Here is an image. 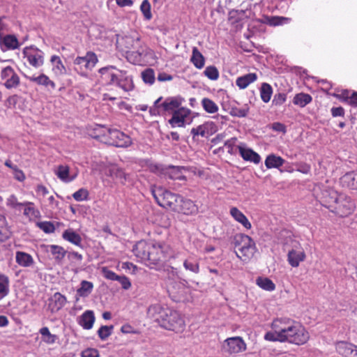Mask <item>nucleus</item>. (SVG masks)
Instances as JSON below:
<instances>
[{
  "label": "nucleus",
  "mask_w": 357,
  "mask_h": 357,
  "mask_svg": "<svg viewBox=\"0 0 357 357\" xmlns=\"http://www.w3.org/2000/svg\"><path fill=\"white\" fill-rule=\"evenodd\" d=\"M319 202L323 206L341 218L349 216L356 208L354 202L349 196L330 188L321 192Z\"/></svg>",
  "instance_id": "nucleus-1"
},
{
  "label": "nucleus",
  "mask_w": 357,
  "mask_h": 357,
  "mask_svg": "<svg viewBox=\"0 0 357 357\" xmlns=\"http://www.w3.org/2000/svg\"><path fill=\"white\" fill-rule=\"evenodd\" d=\"M149 311H154L155 320L161 327L176 332L183 330L185 322L178 311L160 305L150 307Z\"/></svg>",
  "instance_id": "nucleus-2"
},
{
  "label": "nucleus",
  "mask_w": 357,
  "mask_h": 357,
  "mask_svg": "<svg viewBox=\"0 0 357 357\" xmlns=\"http://www.w3.org/2000/svg\"><path fill=\"white\" fill-rule=\"evenodd\" d=\"M94 132L97 133L93 136L94 138L116 147L127 148L132 144L130 137L117 129L107 128L104 126L97 125Z\"/></svg>",
  "instance_id": "nucleus-3"
},
{
  "label": "nucleus",
  "mask_w": 357,
  "mask_h": 357,
  "mask_svg": "<svg viewBox=\"0 0 357 357\" xmlns=\"http://www.w3.org/2000/svg\"><path fill=\"white\" fill-rule=\"evenodd\" d=\"M275 322L274 327L275 329L280 331V336L282 342H287L291 344L301 345L307 342L309 340V333L304 328L293 324L291 326L281 328Z\"/></svg>",
  "instance_id": "nucleus-4"
},
{
  "label": "nucleus",
  "mask_w": 357,
  "mask_h": 357,
  "mask_svg": "<svg viewBox=\"0 0 357 357\" xmlns=\"http://www.w3.org/2000/svg\"><path fill=\"white\" fill-rule=\"evenodd\" d=\"M151 194L160 206L174 212L181 197L180 195L173 193L162 186L152 187Z\"/></svg>",
  "instance_id": "nucleus-5"
},
{
  "label": "nucleus",
  "mask_w": 357,
  "mask_h": 357,
  "mask_svg": "<svg viewBox=\"0 0 357 357\" xmlns=\"http://www.w3.org/2000/svg\"><path fill=\"white\" fill-rule=\"evenodd\" d=\"M151 248V243H147L145 241L137 242L132 248L134 255L142 261H154L158 260V257L155 258L153 253H150Z\"/></svg>",
  "instance_id": "nucleus-6"
},
{
  "label": "nucleus",
  "mask_w": 357,
  "mask_h": 357,
  "mask_svg": "<svg viewBox=\"0 0 357 357\" xmlns=\"http://www.w3.org/2000/svg\"><path fill=\"white\" fill-rule=\"evenodd\" d=\"M223 349L229 354H238L246 350V344L241 337H229L225 340Z\"/></svg>",
  "instance_id": "nucleus-7"
},
{
  "label": "nucleus",
  "mask_w": 357,
  "mask_h": 357,
  "mask_svg": "<svg viewBox=\"0 0 357 357\" xmlns=\"http://www.w3.org/2000/svg\"><path fill=\"white\" fill-rule=\"evenodd\" d=\"M1 78L5 80L4 86L8 89H16L20 83V77L11 66L1 70Z\"/></svg>",
  "instance_id": "nucleus-8"
},
{
  "label": "nucleus",
  "mask_w": 357,
  "mask_h": 357,
  "mask_svg": "<svg viewBox=\"0 0 357 357\" xmlns=\"http://www.w3.org/2000/svg\"><path fill=\"white\" fill-rule=\"evenodd\" d=\"M23 54L29 64L35 68L40 67L44 63L43 52L37 47H25Z\"/></svg>",
  "instance_id": "nucleus-9"
},
{
  "label": "nucleus",
  "mask_w": 357,
  "mask_h": 357,
  "mask_svg": "<svg viewBox=\"0 0 357 357\" xmlns=\"http://www.w3.org/2000/svg\"><path fill=\"white\" fill-rule=\"evenodd\" d=\"M167 292L173 301L178 303L185 299L186 288L182 282H173L169 285Z\"/></svg>",
  "instance_id": "nucleus-10"
},
{
  "label": "nucleus",
  "mask_w": 357,
  "mask_h": 357,
  "mask_svg": "<svg viewBox=\"0 0 357 357\" xmlns=\"http://www.w3.org/2000/svg\"><path fill=\"white\" fill-rule=\"evenodd\" d=\"M174 212L192 215L198 212V207L192 200L181 195Z\"/></svg>",
  "instance_id": "nucleus-11"
},
{
  "label": "nucleus",
  "mask_w": 357,
  "mask_h": 357,
  "mask_svg": "<svg viewBox=\"0 0 357 357\" xmlns=\"http://www.w3.org/2000/svg\"><path fill=\"white\" fill-rule=\"evenodd\" d=\"M116 79L114 80V84L121 89L125 92H129L134 89L135 85L132 77L126 74V71L118 70Z\"/></svg>",
  "instance_id": "nucleus-12"
},
{
  "label": "nucleus",
  "mask_w": 357,
  "mask_h": 357,
  "mask_svg": "<svg viewBox=\"0 0 357 357\" xmlns=\"http://www.w3.org/2000/svg\"><path fill=\"white\" fill-rule=\"evenodd\" d=\"M185 100L180 96L167 97L162 102V111L164 114H172L182 107L181 105Z\"/></svg>",
  "instance_id": "nucleus-13"
},
{
  "label": "nucleus",
  "mask_w": 357,
  "mask_h": 357,
  "mask_svg": "<svg viewBox=\"0 0 357 357\" xmlns=\"http://www.w3.org/2000/svg\"><path fill=\"white\" fill-rule=\"evenodd\" d=\"M191 113L190 109L185 107H181L174 112L172 113V116L168 122L172 128L176 126L184 127L185 119Z\"/></svg>",
  "instance_id": "nucleus-14"
},
{
  "label": "nucleus",
  "mask_w": 357,
  "mask_h": 357,
  "mask_svg": "<svg viewBox=\"0 0 357 357\" xmlns=\"http://www.w3.org/2000/svg\"><path fill=\"white\" fill-rule=\"evenodd\" d=\"M337 352L344 357H357V346L344 341L336 343Z\"/></svg>",
  "instance_id": "nucleus-15"
},
{
  "label": "nucleus",
  "mask_w": 357,
  "mask_h": 357,
  "mask_svg": "<svg viewBox=\"0 0 357 357\" xmlns=\"http://www.w3.org/2000/svg\"><path fill=\"white\" fill-rule=\"evenodd\" d=\"M97 62V56L91 51L87 52L84 56H77L74 61L75 65H79L81 67L83 66L86 69H91Z\"/></svg>",
  "instance_id": "nucleus-16"
},
{
  "label": "nucleus",
  "mask_w": 357,
  "mask_h": 357,
  "mask_svg": "<svg viewBox=\"0 0 357 357\" xmlns=\"http://www.w3.org/2000/svg\"><path fill=\"white\" fill-rule=\"evenodd\" d=\"M183 171H186L183 166H167L165 177L172 180L186 181V177L183 175Z\"/></svg>",
  "instance_id": "nucleus-17"
},
{
  "label": "nucleus",
  "mask_w": 357,
  "mask_h": 357,
  "mask_svg": "<svg viewBox=\"0 0 357 357\" xmlns=\"http://www.w3.org/2000/svg\"><path fill=\"white\" fill-rule=\"evenodd\" d=\"M256 250L255 242L252 238H251V242H248L245 245H243V247L238 248V251L241 255L237 252H235V253L238 258L243 261H245L252 257Z\"/></svg>",
  "instance_id": "nucleus-18"
},
{
  "label": "nucleus",
  "mask_w": 357,
  "mask_h": 357,
  "mask_svg": "<svg viewBox=\"0 0 357 357\" xmlns=\"http://www.w3.org/2000/svg\"><path fill=\"white\" fill-rule=\"evenodd\" d=\"M49 301V307L52 312L59 311L67 303L66 297L60 292L54 293Z\"/></svg>",
  "instance_id": "nucleus-19"
},
{
  "label": "nucleus",
  "mask_w": 357,
  "mask_h": 357,
  "mask_svg": "<svg viewBox=\"0 0 357 357\" xmlns=\"http://www.w3.org/2000/svg\"><path fill=\"white\" fill-rule=\"evenodd\" d=\"M150 253H153L155 258L158 257V260L156 262L149 261L151 264L157 265L165 258V252L167 251V247L165 243L158 242L151 243V248H150Z\"/></svg>",
  "instance_id": "nucleus-20"
},
{
  "label": "nucleus",
  "mask_w": 357,
  "mask_h": 357,
  "mask_svg": "<svg viewBox=\"0 0 357 357\" xmlns=\"http://www.w3.org/2000/svg\"><path fill=\"white\" fill-rule=\"evenodd\" d=\"M146 54V48L143 45L135 50H126V58L129 62L133 64L139 63Z\"/></svg>",
  "instance_id": "nucleus-21"
},
{
  "label": "nucleus",
  "mask_w": 357,
  "mask_h": 357,
  "mask_svg": "<svg viewBox=\"0 0 357 357\" xmlns=\"http://www.w3.org/2000/svg\"><path fill=\"white\" fill-rule=\"evenodd\" d=\"M239 153L243 159L245 161L254 162L255 164H259L261 161L260 155L252 149L250 148H245L241 146H237Z\"/></svg>",
  "instance_id": "nucleus-22"
},
{
  "label": "nucleus",
  "mask_w": 357,
  "mask_h": 357,
  "mask_svg": "<svg viewBox=\"0 0 357 357\" xmlns=\"http://www.w3.org/2000/svg\"><path fill=\"white\" fill-rule=\"evenodd\" d=\"M119 44L124 48L126 52V50H135L142 45V43L139 38L137 37L135 38L130 36H126L123 37L121 39Z\"/></svg>",
  "instance_id": "nucleus-23"
},
{
  "label": "nucleus",
  "mask_w": 357,
  "mask_h": 357,
  "mask_svg": "<svg viewBox=\"0 0 357 357\" xmlns=\"http://www.w3.org/2000/svg\"><path fill=\"white\" fill-rule=\"evenodd\" d=\"M26 77L31 82H34L38 85H42L48 88L49 89L54 90L56 89V84L51 80L48 76L45 75L44 73L40 74L38 77Z\"/></svg>",
  "instance_id": "nucleus-24"
},
{
  "label": "nucleus",
  "mask_w": 357,
  "mask_h": 357,
  "mask_svg": "<svg viewBox=\"0 0 357 357\" xmlns=\"http://www.w3.org/2000/svg\"><path fill=\"white\" fill-rule=\"evenodd\" d=\"M341 183L344 187L351 190H357V172L346 173L341 178Z\"/></svg>",
  "instance_id": "nucleus-25"
},
{
  "label": "nucleus",
  "mask_w": 357,
  "mask_h": 357,
  "mask_svg": "<svg viewBox=\"0 0 357 357\" xmlns=\"http://www.w3.org/2000/svg\"><path fill=\"white\" fill-rule=\"evenodd\" d=\"M305 259V254L303 251H297L291 249L287 255L288 262L292 267H298L300 262L304 261Z\"/></svg>",
  "instance_id": "nucleus-26"
},
{
  "label": "nucleus",
  "mask_w": 357,
  "mask_h": 357,
  "mask_svg": "<svg viewBox=\"0 0 357 357\" xmlns=\"http://www.w3.org/2000/svg\"><path fill=\"white\" fill-rule=\"evenodd\" d=\"M115 69V66H108L101 68L99 70V73L101 75V78L107 82V85H113L114 79H116V75L118 73H114L113 72V70Z\"/></svg>",
  "instance_id": "nucleus-27"
},
{
  "label": "nucleus",
  "mask_w": 357,
  "mask_h": 357,
  "mask_svg": "<svg viewBox=\"0 0 357 357\" xmlns=\"http://www.w3.org/2000/svg\"><path fill=\"white\" fill-rule=\"evenodd\" d=\"M93 284L91 282L82 280L80 287L77 289L75 301L77 302L80 297L86 298L92 292Z\"/></svg>",
  "instance_id": "nucleus-28"
},
{
  "label": "nucleus",
  "mask_w": 357,
  "mask_h": 357,
  "mask_svg": "<svg viewBox=\"0 0 357 357\" xmlns=\"http://www.w3.org/2000/svg\"><path fill=\"white\" fill-rule=\"evenodd\" d=\"M95 321L94 313L91 310L85 311L79 317V324L86 330L92 328Z\"/></svg>",
  "instance_id": "nucleus-29"
},
{
  "label": "nucleus",
  "mask_w": 357,
  "mask_h": 357,
  "mask_svg": "<svg viewBox=\"0 0 357 357\" xmlns=\"http://www.w3.org/2000/svg\"><path fill=\"white\" fill-rule=\"evenodd\" d=\"M44 247L47 248V251H50L52 255L54 256L55 261L58 264H61L65 257L66 255L68 253L63 247L56 245H43Z\"/></svg>",
  "instance_id": "nucleus-30"
},
{
  "label": "nucleus",
  "mask_w": 357,
  "mask_h": 357,
  "mask_svg": "<svg viewBox=\"0 0 357 357\" xmlns=\"http://www.w3.org/2000/svg\"><path fill=\"white\" fill-rule=\"evenodd\" d=\"M62 238L64 240H66L77 246L82 248V237L80 236V235L79 234H77L76 231H75L72 229H68L65 230L62 234Z\"/></svg>",
  "instance_id": "nucleus-31"
},
{
  "label": "nucleus",
  "mask_w": 357,
  "mask_h": 357,
  "mask_svg": "<svg viewBox=\"0 0 357 357\" xmlns=\"http://www.w3.org/2000/svg\"><path fill=\"white\" fill-rule=\"evenodd\" d=\"M230 215L234 219L241 223L245 228L250 229L252 227L246 216L236 207H231L230 209Z\"/></svg>",
  "instance_id": "nucleus-32"
},
{
  "label": "nucleus",
  "mask_w": 357,
  "mask_h": 357,
  "mask_svg": "<svg viewBox=\"0 0 357 357\" xmlns=\"http://www.w3.org/2000/svg\"><path fill=\"white\" fill-rule=\"evenodd\" d=\"M108 176L114 177L119 179L122 184H126V181L128 180V174L125 173L122 168L119 167L116 165H113L110 167L108 169Z\"/></svg>",
  "instance_id": "nucleus-33"
},
{
  "label": "nucleus",
  "mask_w": 357,
  "mask_h": 357,
  "mask_svg": "<svg viewBox=\"0 0 357 357\" xmlns=\"http://www.w3.org/2000/svg\"><path fill=\"white\" fill-rule=\"evenodd\" d=\"M285 162V160L280 156L273 153L268 155L265 160V165L266 168H280Z\"/></svg>",
  "instance_id": "nucleus-34"
},
{
  "label": "nucleus",
  "mask_w": 357,
  "mask_h": 357,
  "mask_svg": "<svg viewBox=\"0 0 357 357\" xmlns=\"http://www.w3.org/2000/svg\"><path fill=\"white\" fill-rule=\"evenodd\" d=\"M257 79L256 73H250L239 77L236 80V84L241 89H245L250 84L254 82Z\"/></svg>",
  "instance_id": "nucleus-35"
},
{
  "label": "nucleus",
  "mask_w": 357,
  "mask_h": 357,
  "mask_svg": "<svg viewBox=\"0 0 357 357\" xmlns=\"http://www.w3.org/2000/svg\"><path fill=\"white\" fill-rule=\"evenodd\" d=\"M16 262L21 266L29 267L33 264L32 256L26 252L17 251L15 257Z\"/></svg>",
  "instance_id": "nucleus-36"
},
{
  "label": "nucleus",
  "mask_w": 357,
  "mask_h": 357,
  "mask_svg": "<svg viewBox=\"0 0 357 357\" xmlns=\"http://www.w3.org/2000/svg\"><path fill=\"white\" fill-rule=\"evenodd\" d=\"M11 235L12 232L7 225L6 217L0 215V242L6 241L11 237Z\"/></svg>",
  "instance_id": "nucleus-37"
},
{
  "label": "nucleus",
  "mask_w": 357,
  "mask_h": 357,
  "mask_svg": "<svg viewBox=\"0 0 357 357\" xmlns=\"http://www.w3.org/2000/svg\"><path fill=\"white\" fill-rule=\"evenodd\" d=\"M190 61L198 69H201L204 66L205 58L196 47L192 48Z\"/></svg>",
  "instance_id": "nucleus-38"
},
{
  "label": "nucleus",
  "mask_w": 357,
  "mask_h": 357,
  "mask_svg": "<svg viewBox=\"0 0 357 357\" xmlns=\"http://www.w3.org/2000/svg\"><path fill=\"white\" fill-rule=\"evenodd\" d=\"M251 237L242 233L236 234L231 237V243L234 248H241L243 245H245L248 242H251Z\"/></svg>",
  "instance_id": "nucleus-39"
},
{
  "label": "nucleus",
  "mask_w": 357,
  "mask_h": 357,
  "mask_svg": "<svg viewBox=\"0 0 357 357\" xmlns=\"http://www.w3.org/2000/svg\"><path fill=\"white\" fill-rule=\"evenodd\" d=\"M291 18L282 17V16H266L264 18V22L270 26H279L284 24L289 23Z\"/></svg>",
  "instance_id": "nucleus-40"
},
{
  "label": "nucleus",
  "mask_w": 357,
  "mask_h": 357,
  "mask_svg": "<svg viewBox=\"0 0 357 357\" xmlns=\"http://www.w3.org/2000/svg\"><path fill=\"white\" fill-rule=\"evenodd\" d=\"M183 267L185 270L190 271L193 273L197 274L199 273V259L189 257L183 261Z\"/></svg>",
  "instance_id": "nucleus-41"
},
{
  "label": "nucleus",
  "mask_w": 357,
  "mask_h": 357,
  "mask_svg": "<svg viewBox=\"0 0 357 357\" xmlns=\"http://www.w3.org/2000/svg\"><path fill=\"white\" fill-rule=\"evenodd\" d=\"M312 100V96L308 93H299L295 95L293 99V103L301 107H305Z\"/></svg>",
  "instance_id": "nucleus-42"
},
{
  "label": "nucleus",
  "mask_w": 357,
  "mask_h": 357,
  "mask_svg": "<svg viewBox=\"0 0 357 357\" xmlns=\"http://www.w3.org/2000/svg\"><path fill=\"white\" fill-rule=\"evenodd\" d=\"M69 170L70 169L68 166L59 165L56 174L61 181L64 182H70L75 178L76 174L73 176H69Z\"/></svg>",
  "instance_id": "nucleus-43"
},
{
  "label": "nucleus",
  "mask_w": 357,
  "mask_h": 357,
  "mask_svg": "<svg viewBox=\"0 0 357 357\" xmlns=\"http://www.w3.org/2000/svg\"><path fill=\"white\" fill-rule=\"evenodd\" d=\"M256 284L262 289L272 291L275 289V284L268 278L258 277L256 279Z\"/></svg>",
  "instance_id": "nucleus-44"
},
{
  "label": "nucleus",
  "mask_w": 357,
  "mask_h": 357,
  "mask_svg": "<svg viewBox=\"0 0 357 357\" xmlns=\"http://www.w3.org/2000/svg\"><path fill=\"white\" fill-rule=\"evenodd\" d=\"M273 94V89L268 83H262L260 88V96L263 102L267 103L270 101Z\"/></svg>",
  "instance_id": "nucleus-45"
},
{
  "label": "nucleus",
  "mask_w": 357,
  "mask_h": 357,
  "mask_svg": "<svg viewBox=\"0 0 357 357\" xmlns=\"http://www.w3.org/2000/svg\"><path fill=\"white\" fill-rule=\"evenodd\" d=\"M202 105L207 113L214 114L218 111L217 104L208 98H204L202 99Z\"/></svg>",
  "instance_id": "nucleus-46"
},
{
  "label": "nucleus",
  "mask_w": 357,
  "mask_h": 357,
  "mask_svg": "<svg viewBox=\"0 0 357 357\" xmlns=\"http://www.w3.org/2000/svg\"><path fill=\"white\" fill-rule=\"evenodd\" d=\"M9 294V279L4 274H0V295L5 297Z\"/></svg>",
  "instance_id": "nucleus-47"
},
{
  "label": "nucleus",
  "mask_w": 357,
  "mask_h": 357,
  "mask_svg": "<svg viewBox=\"0 0 357 357\" xmlns=\"http://www.w3.org/2000/svg\"><path fill=\"white\" fill-rule=\"evenodd\" d=\"M114 326H101L98 330V335L102 340H107L112 333Z\"/></svg>",
  "instance_id": "nucleus-48"
},
{
  "label": "nucleus",
  "mask_w": 357,
  "mask_h": 357,
  "mask_svg": "<svg viewBox=\"0 0 357 357\" xmlns=\"http://www.w3.org/2000/svg\"><path fill=\"white\" fill-rule=\"evenodd\" d=\"M142 78L146 84H153L155 82V73L152 68H146L142 73Z\"/></svg>",
  "instance_id": "nucleus-49"
},
{
  "label": "nucleus",
  "mask_w": 357,
  "mask_h": 357,
  "mask_svg": "<svg viewBox=\"0 0 357 357\" xmlns=\"http://www.w3.org/2000/svg\"><path fill=\"white\" fill-rule=\"evenodd\" d=\"M204 74L211 80H217L219 77V71L215 66H207Z\"/></svg>",
  "instance_id": "nucleus-50"
},
{
  "label": "nucleus",
  "mask_w": 357,
  "mask_h": 357,
  "mask_svg": "<svg viewBox=\"0 0 357 357\" xmlns=\"http://www.w3.org/2000/svg\"><path fill=\"white\" fill-rule=\"evenodd\" d=\"M50 61L52 64L54 65V68L60 73V74L64 75L66 73V67L64 66L59 56L56 55L52 56Z\"/></svg>",
  "instance_id": "nucleus-51"
},
{
  "label": "nucleus",
  "mask_w": 357,
  "mask_h": 357,
  "mask_svg": "<svg viewBox=\"0 0 357 357\" xmlns=\"http://www.w3.org/2000/svg\"><path fill=\"white\" fill-rule=\"evenodd\" d=\"M140 10L142 13L146 20H150L152 18L151 11V4L149 0H144L140 6Z\"/></svg>",
  "instance_id": "nucleus-52"
},
{
  "label": "nucleus",
  "mask_w": 357,
  "mask_h": 357,
  "mask_svg": "<svg viewBox=\"0 0 357 357\" xmlns=\"http://www.w3.org/2000/svg\"><path fill=\"white\" fill-rule=\"evenodd\" d=\"M36 225L46 234H51L55 231V227L50 221L38 222Z\"/></svg>",
  "instance_id": "nucleus-53"
},
{
  "label": "nucleus",
  "mask_w": 357,
  "mask_h": 357,
  "mask_svg": "<svg viewBox=\"0 0 357 357\" xmlns=\"http://www.w3.org/2000/svg\"><path fill=\"white\" fill-rule=\"evenodd\" d=\"M89 191L85 188H80L73 194V197L77 202H82L89 199Z\"/></svg>",
  "instance_id": "nucleus-54"
},
{
  "label": "nucleus",
  "mask_w": 357,
  "mask_h": 357,
  "mask_svg": "<svg viewBox=\"0 0 357 357\" xmlns=\"http://www.w3.org/2000/svg\"><path fill=\"white\" fill-rule=\"evenodd\" d=\"M274 330V333L273 332H267L264 335V339L271 342H282V340L280 336V331L273 328Z\"/></svg>",
  "instance_id": "nucleus-55"
},
{
  "label": "nucleus",
  "mask_w": 357,
  "mask_h": 357,
  "mask_svg": "<svg viewBox=\"0 0 357 357\" xmlns=\"http://www.w3.org/2000/svg\"><path fill=\"white\" fill-rule=\"evenodd\" d=\"M236 137H231L224 143V146L227 149V152L231 155H234L236 153L237 146L236 147Z\"/></svg>",
  "instance_id": "nucleus-56"
},
{
  "label": "nucleus",
  "mask_w": 357,
  "mask_h": 357,
  "mask_svg": "<svg viewBox=\"0 0 357 357\" xmlns=\"http://www.w3.org/2000/svg\"><path fill=\"white\" fill-rule=\"evenodd\" d=\"M249 112V107L245 105L243 108L232 107L230 111V114L232 116L245 117Z\"/></svg>",
  "instance_id": "nucleus-57"
},
{
  "label": "nucleus",
  "mask_w": 357,
  "mask_h": 357,
  "mask_svg": "<svg viewBox=\"0 0 357 357\" xmlns=\"http://www.w3.org/2000/svg\"><path fill=\"white\" fill-rule=\"evenodd\" d=\"M287 95L283 92L275 93L272 100V105L275 106H281L287 100Z\"/></svg>",
  "instance_id": "nucleus-58"
},
{
  "label": "nucleus",
  "mask_w": 357,
  "mask_h": 357,
  "mask_svg": "<svg viewBox=\"0 0 357 357\" xmlns=\"http://www.w3.org/2000/svg\"><path fill=\"white\" fill-rule=\"evenodd\" d=\"M277 323V325L281 328H287L288 326H291L293 324H294V321H291L289 319L286 318H280V319H275L273 320V321L271 324V328H275L274 324Z\"/></svg>",
  "instance_id": "nucleus-59"
},
{
  "label": "nucleus",
  "mask_w": 357,
  "mask_h": 357,
  "mask_svg": "<svg viewBox=\"0 0 357 357\" xmlns=\"http://www.w3.org/2000/svg\"><path fill=\"white\" fill-rule=\"evenodd\" d=\"M7 205L13 208H16L19 206L33 205V203H32V202L20 203L17 202V197L14 195H12L9 197V198L7 200Z\"/></svg>",
  "instance_id": "nucleus-60"
},
{
  "label": "nucleus",
  "mask_w": 357,
  "mask_h": 357,
  "mask_svg": "<svg viewBox=\"0 0 357 357\" xmlns=\"http://www.w3.org/2000/svg\"><path fill=\"white\" fill-rule=\"evenodd\" d=\"M206 126L204 125H200L197 128H192L190 133L192 135V137L195 139L196 136L201 135L202 137L206 136Z\"/></svg>",
  "instance_id": "nucleus-61"
},
{
  "label": "nucleus",
  "mask_w": 357,
  "mask_h": 357,
  "mask_svg": "<svg viewBox=\"0 0 357 357\" xmlns=\"http://www.w3.org/2000/svg\"><path fill=\"white\" fill-rule=\"evenodd\" d=\"M351 93L349 90L344 89L342 90L340 93L334 94V96L336 97L341 102L349 104L351 100Z\"/></svg>",
  "instance_id": "nucleus-62"
},
{
  "label": "nucleus",
  "mask_w": 357,
  "mask_h": 357,
  "mask_svg": "<svg viewBox=\"0 0 357 357\" xmlns=\"http://www.w3.org/2000/svg\"><path fill=\"white\" fill-rule=\"evenodd\" d=\"M166 168L167 167L166 166H164L162 165H160V164H151L149 165V169L151 170V172L153 173H158L162 176H165V172H166Z\"/></svg>",
  "instance_id": "nucleus-63"
},
{
  "label": "nucleus",
  "mask_w": 357,
  "mask_h": 357,
  "mask_svg": "<svg viewBox=\"0 0 357 357\" xmlns=\"http://www.w3.org/2000/svg\"><path fill=\"white\" fill-rule=\"evenodd\" d=\"M82 357H99V351L96 349L89 348L81 354Z\"/></svg>",
  "instance_id": "nucleus-64"
}]
</instances>
